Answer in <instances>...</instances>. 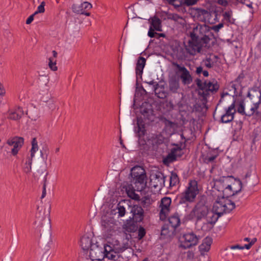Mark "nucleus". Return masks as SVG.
<instances>
[{
  "label": "nucleus",
  "instance_id": "obj_1",
  "mask_svg": "<svg viewBox=\"0 0 261 261\" xmlns=\"http://www.w3.org/2000/svg\"><path fill=\"white\" fill-rule=\"evenodd\" d=\"M210 28L205 24H198L191 34V39L186 47L187 51L192 55L203 52L211 47L210 43Z\"/></svg>",
  "mask_w": 261,
  "mask_h": 261
},
{
  "label": "nucleus",
  "instance_id": "obj_2",
  "mask_svg": "<svg viewBox=\"0 0 261 261\" xmlns=\"http://www.w3.org/2000/svg\"><path fill=\"white\" fill-rule=\"evenodd\" d=\"M128 248V244L120 246L116 241L115 244H107L103 247L97 243L93 244L90 249L89 256L92 260H102L105 257L116 260L119 257V253Z\"/></svg>",
  "mask_w": 261,
  "mask_h": 261
},
{
  "label": "nucleus",
  "instance_id": "obj_3",
  "mask_svg": "<svg viewBox=\"0 0 261 261\" xmlns=\"http://www.w3.org/2000/svg\"><path fill=\"white\" fill-rule=\"evenodd\" d=\"M130 175L133 178L132 182L137 191H143L146 186L147 177L146 172L141 166H135L131 170Z\"/></svg>",
  "mask_w": 261,
  "mask_h": 261
},
{
  "label": "nucleus",
  "instance_id": "obj_4",
  "mask_svg": "<svg viewBox=\"0 0 261 261\" xmlns=\"http://www.w3.org/2000/svg\"><path fill=\"white\" fill-rule=\"evenodd\" d=\"M235 203L223 195L218 196L213 205V211L219 215L229 213L235 208Z\"/></svg>",
  "mask_w": 261,
  "mask_h": 261
},
{
  "label": "nucleus",
  "instance_id": "obj_5",
  "mask_svg": "<svg viewBox=\"0 0 261 261\" xmlns=\"http://www.w3.org/2000/svg\"><path fill=\"white\" fill-rule=\"evenodd\" d=\"M101 225L108 236H112L116 233L118 228L117 221L112 214L102 217Z\"/></svg>",
  "mask_w": 261,
  "mask_h": 261
},
{
  "label": "nucleus",
  "instance_id": "obj_6",
  "mask_svg": "<svg viewBox=\"0 0 261 261\" xmlns=\"http://www.w3.org/2000/svg\"><path fill=\"white\" fill-rule=\"evenodd\" d=\"M208 210V206L205 205V199L203 198L197 203L189 216L191 219L195 217L198 220H199L205 218V216L207 215Z\"/></svg>",
  "mask_w": 261,
  "mask_h": 261
},
{
  "label": "nucleus",
  "instance_id": "obj_7",
  "mask_svg": "<svg viewBox=\"0 0 261 261\" xmlns=\"http://www.w3.org/2000/svg\"><path fill=\"white\" fill-rule=\"evenodd\" d=\"M199 237L193 232L184 234L179 238V247L184 249L190 248L198 243Z\"/></svg>",
  "mask_w": 261,
  "mask_h": 261
},
{
  "label": "nucleus",
  "instance_id": "obj_8",
  "mask_svg": "<svg viewBox=\"0 0 261 261\" xmlns=\"http://www.w3.org/2000/svg\"><path fill=\"white\" fill-rule=\"evenodd\" d=\"M198 193L197 183L195 180L191 181L189 185L188 188L181 194V202H191L196 197Z\"/></svg>",
  "mask_w": 261,
  "mask_h": 261
},
{
  "label": "nucleus",
  "instance_id": "obj_9",
  "mask_svg": "<svg viewBox=\"0 0 261 261\" xmlns=\"http://www.w3.org/2000/svg\"><path fill=\"white\" fill-rule=\"evenodd\" d=\"M233 179V178L232 176H228L223 177L219 180H217L216 182V186L217 187H220L222 185L223 187H224L223 190V195L227 198L237 194L236 192L233 191V189L231 188L232 187L230 184V181Z\"/></svg>",
  "mask_w": 261,
  "mask_h": 261
},
{
  "label": "nucleus",
  "instance_id": "obj_10",
  "mask_svg": "<svg viewBox=\"0 0 261 261\" xmlns=\"http://www.w3.org/2000/svg\"><path fill=\"white\" fill-rule=\"evenodd\" d=\"M225 96H228L230 98L232 99V103L226 110V112L221 116V121L223 123H228L231 121L234 118V114L236 113L234 101L233 98L229 95L227 93H223L221 95V99L220 100V102H222L224 100V97Z\"/></svg>",
  "mask_w": 261,
  "mask_h": 261
},
{
  "label": "nucleus",
  "instance_id": "obj_11",
  "mask_svg": "<svg viewBox=\"0 0 261 261\" xmlns=\"http://www.w3.org/2000/svg\"><path fill=\"white\" fill-rule=\"evenodd\" d=\"M196 84L198 88L202 91L201 93L204 96H206L210 94V93H213L219 89V85L217 82H202L201 80L197 79Z\"/></svg>",
  "mask_w": 261,
  "mask_h": 261
},
{
  "label": "nucleus",
  "instance_id": "obj_12",
  "mask_svg": "<svg viewBox=\"0 0 261 261\" xmlns=\"http://www.w3.org/2000/svg\"><path fill=\"white\" fill-rule=\"evenodd\" d=\"M150 185L154 188L161 189L165 186V176L160 172L152 173L150 177Z\"/></svg>",
  "mask_w": 261,
  "mask_h": 261
},
{
  "label": "nucleus",
  "instance_id": "obj_13",
  "mask_svg": "<svg viewBox=\"0 0 261 261\" xmlns=\"http://www.w3.org/2000/svg\"><path fill=\"white\" fill-rule=\"evenodd\" d=\"M171 200L169 197H164L162 199L160 207V218L162 220H164L168 215L170 212V206Z\"/></svg>",
  "mask_w": 261,
  "mask_h": 261
},
{
  "label": "nucleus",
  "instance_id": "obj_14",
  "mask_svg": "<svg viewBox=\"0 0 261 261\" xmlns=\"http://www.w3.org/2000/svg\"><path fill=\"white\" fill-rule=\"evenodd\" d=\"M172 65L181 72L180 77L185 84H189L192 81V77L189 71L184 66H180L176 63L173 62Z\"/></svg>",
  "mask_w": 261,
  "mask_h": 261
},
{
  "label": "nucleus",
  "instance_id": "obj_15",
  "mask_svg": "<svg viewBox=\"0 0 261 261\" xmlns=\"http://www.w3.org/2000/svg\"><path fill=\"white\" fill-rule=\"evenodd\" d=\"M92 8V4L88 2H84L80 5L73 4L72 6V11L77 14L83 13L84 10H90Z\"/></svg>",
  "mask_w": 261,
  "mask_h": 261
},
{
  "label": "nucleus",
  "instance_id": "obj_16",
  "mask_svg": "<svg viewBox=\"0 0 261 261\" xmlns=\"http://www.w3.org/2000/svg\"><path fill=\"white\" fill-rule=\"evenodd\" d=\"M141 113L143 116L144 119H147L150 121L153 120V110L150 105L146 104L145 106H143L141 108Z\"/></svg>",
  "mask_w": 261,
  "mask_h": 261
},
{
  "label": "nucleus",
  "instance_id": "obj_17",
  "mask_svg": "<svg viewBox=\"0 0 261 261\" xmlns=\"http://www.w3.org/2000/svg\"><path fill=\"white\" fill-rule=\"evenodd\" d=\"M131 213L136 221L140 222L143 220V210L141 206L137 205H134L131 209Z\"/></svg>",
  "mask_w": 261,
  "mask_h": 261
},
{
  "label": "nucleus",
  "instance_id": "obj_18",
  "mask_svg": "<svg viewBox=\"0 0 261 261\" xmlns=\"http://www.w3.org/2000/svg\"><path fill=\"white\" fill-rule=\"evenodd\" d=\"M123 202H119L116 208L112 210L110 213V214H112V216L115 215L118 218L120 217H123L125 214V208L123 205Z\"/></svg>",
  "mask_w": 261,
  "mask_h": 261
},
{
  "label": "nucleus",
  "instance_id": "obj_19",
  "mask_svg": "<svg viewBox=\"0 0 261 261\" xmlns=\"http://www.w3.org/2000/svg\"><path fill=\"white\" fill-rule=\"evenodd\" d=\"M19 146H22L24 144V139L22 137L15 136L11 137L7 140V144L9 146H16L17 145Z\"/></svg>",
  "mask_w": 261,
  "mask_h": 261
},
{
  "label": "nucleus",
  "instance_id": "obj_20",
  "mask_svg": "<svg viewBox=\"0 0 261 261\" xmlns=\"http://www.w3.org/2000/svg\"><path fill=\"white\" fill-rule=\"evenodd\" d=\"M93 245L90 238L87 236H84L81 239V246L84 251H87L91 249V246Z\"/></svg>",
  "mask_w": 261,
  "mask_h": 261
},
{
  "label": "nucleus",
  "instance_id": "obj_21",
  "mask_svg": "<svg viewBox=\"0 0 261 261\" xmlns=\"http://www.w3.org/2000/svg\"><path fill=\"white\" fill-rule=\"evenodd\" d=\"M145 63L146 59L142 57H140L139 58L136 68V73L137 76H141Z\"/></svg>",
  "mask_w": 261,
  "mask_h": 261
},
{
  "label": "nucleus",
  "instance_id": "obj_22",
  "mask_svg": "<svg viewBox=\"0 0 261 261\" xmlns=\"http://www.w3.org/2000/svg\"><path fill=\"white\" fill-rule=\"evenodd\" d=\"M180 148H174L172 150L171 152L163 160L165 164H168L174 161L177 158V151H180Z\"/></svg>",
  "mask_w": 261,
  "mask_h": 261
},
{
  "label": "nucleus",
  "instance_id": "obj_23",
  "mask_svg": "<svg viewBox=\"0 0 261 261\" xmlns=\"http://www.w3.org/2000/svg\"><path fill=\"white\" fill-rule=\"evenodd\" d=\"M153 91L155 94L160 98H165L167 94L165 91L164 87L163 86H160L158 84H155L154 85Z\"/></svg>",
  "mask_w": 261,
  "mask_h": 261
},
{
  "label": "nucleus",
  "instance_id": "obj_24",
  "mask_svg": "<svg viewBox=\"0 0 261 261\" xmlns=\"http://www.w3.org/2000/svg\"><path fill=\"white\" fill-rule=\"evenodd\" d=\"M151 23V27L153 29L156 31H162L161 21L157 17L154 16L149 19Z\"/></svg>",
  "mask_w": 261,
  "mask_h": 261
},
{
  "label": "nucleus",
  "instance_id": "obj_25",
  "mask_svg": "<svg viewBox=\"0 0 261 261\" xmlns=\"http://www.w3.org/2000/svg\"><path fill=\"white\" fill-rule=\"evenodd\" d=\"M221 215H218L214 212L213 208L212 211H208L207 215L205 216V218L208 223L214 224L218 220L219 217Z\"/></svg>",
  "mask_w": 261,
  "mask_h": 261
},
{
  "label": "nucleus",
  "instance_id": "obj_26",
  "mask_svg": "<svg viewBox=\"0 0 261 261\" xmlns=\"http://www.w3.org/2000/svg\"><path fill=\"white\" fill-rule=\"evenodd\" d=\"M212 243V239L210 237L205 238L202 244H201L199 246V249L201 251H203L205 252H207L211 247V245Z\"/></svg>",
  "mask_w": 261,
  "mask_h": 261
},
{
  "label": "nucleus",
  "instance_id": "obj_27",
  "mask_svg": "<svg viewBox=\"0 0 261 261\" xmlns=\"http://www.w3.org/2000/svg\"><path fill=\"white\" fill-rule=\"evenodd\" d=\"M169 223L172 229L175 228L180 224V219L177 214L170 216L168 219Z\"/></svg>",
  "mask_w": 261,
  "mask_h": 261
},
{
  "label": "nucleus",
  "instance_id": "obj_28",
  "mask_svg": "<svg viewBox=\"0 0 261 261\" xmlns=\"http://www.w3.org/2000/svg\"><path fill=\"white\" fill-rule=\"evenodd\" d=\"M234 182L232 184H231V188L233 189V191L236 192L237 194L240 192L242 188V184L241 181L240 179H233Z\"/></svg>",
  "mask_w": 261,
  "mask_h": 261
},
{
  "label": "nucleus",
  "instance_id": "obj_29",
  "mask_svg": "<svg viewBox=\"0 0 261 261\" xmlns=\"http://www.w3.org/2000/svg\"><path fill=\"white\" fill-rule=\"evenodd\" d=\"M169 90L173 92H177V90L179 88V83L178 81L174 79H172L169 81Z\"/></svg>",
  "mask_w": 261,
  "mask_h": 261
},
{
  "label": "nucleus",
  "instance_id": "obj_30",
  "mask_svg": "<svg viewBox=\"0 0 261 261\" xmlns=\"http://www.w3.org/2000/svg\"><path fill=\"white\" fill-rule=\"evenodd\" d=\"M259 105V101L257 103L254 104L253 106H247L245 110V114L246 115L250 116L255 112V110H256Z\"/></svg>",
  "mask_w": 261,
  "mask_h": 261
},
{
  "label": "nucleus",
  "instance_id": "obj_31",
  "mask_svg": "<svg viewBox=\"0 0 261 261\" xmlns=\"http://www.w3.org/2000/svg\"><path fill=\"white\" fill-rule=\"evenodd\" d=\"M198 15L200 17V20L205 21L206 18L210 16V13L207 10L204 9H198Z\"/></svg>",
  "mask_w": 261,
  "mask_h": 261
},
{
  "label": "nucleus",
  "instance_id": "obj_32",
  "mask_svg": "<svg viewBox=\"0 0 261 261\" xmlns=\"http://www.w3.org/2000/svg\"><path fill=\"white\" fill-rule=\"evenodd\" d=\"M38 149L37 141L35 138H34L32 141V148L31 150V157L32 159L35 153Z\"/></svg>",
  "mask_w": 261,
  "mask_h": 261
},
{
  "label": "nucleus",
  "instance_id": "obj_33",
  "mask_svg": "<svg viewBox=\"0 0 261 261\" xmlns=\"http://www.w3.org/2000/svg\"><path fill=\"white\" fill-rule=\"evenodd\" d=\"M179 182L177 174L175 173H172L170 177V186H175Z\"/></svg>",
  "mask_w": 261,
  "mask_h": 261
},
{
  "label": "nucleus",
  "instance_id": "obj_34",
  "mask_svg": "<svg viewBox=\"0 0 261 261\" xmlns=\"http://www.w3.org/2000/svg\"><path fill=\"white\" fill-rule=\"evenodd\" d=\"M123 228L125 231L128 232H134L137 230V227L136 225L130 223L125 224Z\"/></svg>",
  "mask_w": 261,
  "mask_h": 261
},
{
  "label": "nucleus",
  "instance_id": "obj_35",
  "mask_svg": "<svg viewBox=\"0 0 261 261\" xmlns=\"http://www.w3.org/2000/svg\"><path fill=\"white\" fill-rule=\"evenodd\" d=\"M21 118V115H19V113L15 111H9V118L11 120H17Z\"/></svg>",
  "mask_w": 261,
  "mask_h": 261
},
{
  "label": "nucleus",
  "instance_id": "obj_36",
  "mask_svg": "<svg viewBox=\"0 0 261 261\" xmlns=\"http://www.w3.org/2000/svg\"><path fill=\"white\" fill-rule=\"evenodd\" d=\"M152 202V200L147 196L143 197L141 199V204L144 207L148 206Z\"/></svg>",
  "mask_w": 261,
  "mask_h": 261
},
{
  "label": "nucleus",
  "instance_id": "obj_37",
  "mask_svg": "<svg viewBox=\"0 0 261 261\" xmlns=\"http://www.w3.org/2000/svg\"><path fill=\"white\" fill-rule=\"evenodd\" d=\"M48 60V66L49 68L54 71H57L58 67L56 66V61H54L52 58H49Z\"/></svg>",
  "mask_w": 261,
  "mask_h": 261
},
{
  "label": "nucleus",
  "instance_id": "obj_38",
  "mask_svg": "<svg viewBox=\"0 0 261 261\" xmlns=\"http://www.w3.org/2000/svg\"><path fill=\"white\" fill-rule=\"evenodd\" d=\"M183 258L187 260H192L194 257V253L191 251H188L183 254Z\"/></svg>",
  "mask_w": 261,
  "mask_h": 261
},
{
  "label": "nucleus",
  "instance_id": "obj_39",
  "mask_svg": "<svg viewBox=\"0 0 261 261\" xmlns=\"http://www.w3.org/2000/svg\"><path fill=\"white\" fill-rule=\"evenodd\" d=\"M148 35L151 38L154 37L155 35H158V38H159L160 37H164L165 35L164 34H158L156 32H153V29L150 27L149 31L148 32Z\"/></svg>",
  "mask_w": 261,
  "mask_h": 261
},
{
  "label": "nucleus",
  "instance_id": "obj_40",
  "mask_svg": "<svg viewBox=\"0 0 261 261\" xmlns=\"http://www.w3.org/2000/svg\"><path fill=\"white\" fill-rule=\"evenodd\" d=\"M45 5V3L44 2H42L40 5L38 7L37 10L34 12V15H37L38 13H43L45 11L44 6Z\"/></svg>",
  "mask_w": 261,
  "mask_h": 261
},
{
  "label": "nucleus",
  "instance_id": "obj_41",
  "mask_svg": "<svg viewBox=\"0 0 261 261\" xmlns=\"http://www.w3.org/2000/svg\"><path fill=\"white\" fill-rule=\"evenodd\" d=\"M202 63L207 68H211L213 66V63L212 62V60L210 58L203 60Z\"/></svg>",
  "mask_w": 261,
  "mask_h": 261
},
{
  "label": "nucleus",
  "instance_id": "obj_42",
  "mask_svg": "<svg viewBox=\"0 0 261 261\" xmlns=\"http://www.w3.org/2000/svg\"><path fill=\"white\" fill-rule=\"evenodd\" d=\"M199 0H184V4L187 6L195 5Z\"/></svg>",
  "mask_w": 261,
  "mask_h": 261
},
{
  "label": "nucleus",
  "instance_id": "obj_43",
  "mask_svg": "<svg viewBox=\"0 0 261 261\" xmlns=\"http://www.w3.org/2000/svg\"><path fill=\"white\" fill-rule=\"evenodd\" d=\"M216 158V155L212 156L203 155V161L206 163H208L213 162L215 159Z\"/></svg>",
  "mask_w": 261,
  "mask_h": 261
},
{
  "label": "nucleus",
  "instance_id": "obj_44",
  "mask_svg": "<svg viewBox=\"0 0 261 261\" xmlns=\"http://www.w3.org/2000/svg\"><path fill=\"white\" fill-rule=\"evenodd\" d=\"M22 146H19L18 144L16 145V146H14L13 148L11 149V152L12 154L14 156L17 155V154L18 152V151L19 149L22 147Z\"/></svg>",
  "mask_w": 261,
  "mask_h": 261
},
{
  "label": "nucleus",
  "instance_id": "obj_45",
  "mask_svg": "<svg viewBox=\"0 0 261 261\" xmlns=\"http://www.w3.org/2000/svg\"><path fill=\"white\" fill-rule=\"evenodd\" d=\"M245 106L243 102H240L239 107L238 108V112L241 114H245Z\"/></svg>",
  "mask_w": 261,
  "mask_h": 261
},
{
  "label": "nucleus",
  "instance_id": "obj_46",
  "mask_svg": "<svg viewBox=\"0 0 261 261\" xmlns=\"http://www.w3.org/2000/svg\"><path fill=\"white\" fill-rule=\"evenodd\" d=\"M25 114L26 115H29V118H30L32 120H35L38 117L37 115L35 114V112H31L29 113L28 111H27Z\"/></svg>",
  "mask_w": 261,
  "mask_h": 261
},
{
  "label": "nucleus",
  "instance_id": "obj_47",
  "mask_svg": "<svg viewBox=\"0 0 261 261\" xmlns=\"http://www.w3.org/2000/svg\"><path fill=\"white\" fill-rule=\"evenodd\" d=\"M145 234V229L143 227H140L138 230V238L141 239Z\"/></svg>",
  "mask_w": 261,
  "mask_h": 261
},
{
  "label": "nucleus",
  "instance_id": "obj_48",
  "mask_svg": "<svg viewBox=\"0 0 261 261\" xmlns=\"http://www.w3.org/2000/svg\"><path fill=\"white\" fill-rule=\"evenodd\" d=\"M138 133L139 134V136H141L144 135V128L142 125H141L139 123V122H138Z\"/></svg>",
  "mask_w": 261,
  "mask_h": 261
},
{
  "label": "nucleus",
  "instance_id": "obj_49",
  "mask_svg": "<svg viewBox=\"0 0 261 261\" xmlns=\"http://www.w3.org/2000/svg\"><path fill=\"white\" fill-rule=\"evenodd\" d=\"M169 232V227L167 226L166 225L164 226L162 229L161 234L166 236V235L168 234Z\"/></svg>",
  "mask_w": 261,
  "mask_h": 261
},
{
  "label": "nucleus",
  "instance_id": "obj_50",
  "mask_svg": "<svg viewBox=\"0 0 261 261\" xmlns=\"http://www.w3.org/2000/svg\"><path fill=\"white\" fill-rule=\"evenodd\" d=\"M223 27V24L222 23H219L218 25H214L211 28H210V30L212 29L214 30L216 32H218L220 29H221Z\"/></svg>",
  "mask_w": 261,
  "mask_h": 261
},
{
  "label": "nucleus",
  "instance_id": "obj_51",
  "mask_svg": "<svg viewBox=\"0 0 261 261\" xmlns=\"http://www.w3.org/2000/svg\"><path fill=\"white\" fill-rule=\"evenodd\" d=\"M232 12H225L223 13V16L225 19L228 21H230L231 16Z\"/></svg>",
  "mask_w": 261,
  "mask_h": 261
},
{
  "label": "nucleus",
  "instance_id": "obj_52",
  "mask_svg": "<svg viewBox=\"0 0 261 261\" xmlns=\"http://www.w3.org/2000/svg\"><path fill=\"white\" fill-rule=\"evenodd\" d=\"M129 196L135 200H139V196L135 193L134 192H131L130 193H128Z\"/></svg>",
  "mask_w": 261,
  "mask_h": 261
},
{
  "label": "nucleus",
  "instance_id": "obj_53",
  "mask_svg": "<svg viewBox=\"0 0 261 261\" xmlns=\"http://www.w3.org/2000/svg\"><path fill=\"white\" fill-rule=\"evenodd\" d=\"M165 124L167 126H170L171 127H174L176 125L175 123L169 120H166Z\"/></svg>",
  "mask_w": 261,
  "mask_h": 261
},
{
  "label": "nucleus",
  "instance_id": "obj_54",
  "mask_svg": "<svg viewBox=\"0 0 261 261\" xmlns=\"http://www.w3.org/2000/svg\"><path fill=\"white\" fill-rule=\"evenodd\" d=\"M35 15H34V13L31 15L29 16V17L27 19L26 21V23L27 24H30L34 20V17Z\"/></svg>",
  "mask_w": 261,
  "mask_h": 261
},
{
  "label": "nucleus",
  "instance_id": "obj_55",
  "mask_svg": "<svg viewBox=\"0 0 261 261\" xmlns=\"http://www.w3.org/2000/svg\"><path fill=\"white\" fill-rule=\"evenodd\" d=\"M166 106L167 107V108H168V109L169 110L173 109L174 105L171 101H166Z\"/></svg>",
  "mask_w": 261,
  "mask_h": 261
},
{
  "label": "nucleus",
  "instance_id": "obj_56",
  "mask_svg": "<svg viewBox=\"0 0 261 261\" xmlns=\"http://www.w3.org/2000/svg\"><path fill=\"white\" fill-rule=\"evenodd\" d=\"M217 2L218 4L223 6H226L228 3L227 0H217Z\"/></svg>",
  "mask_w": 261,
  "mask_h": 261
},
{
  "label": "nucleus",
  "instance_id": "obj_57",
  "mask_svg": "<svg viewBox=\"0 0 261 261\" xmlns=\"http://www.w3.org/2000/svg\"><path fill=\"white\" fill-rule=\"evenodd\" d=\"M5 94V90L3 85L0 83V95H4Z\"/></svg>",
  "mask_w": 261,
  "mask_h": 261
},
{
  "label": "nucleus",
  "instance_id": "obj_58",
  "mask_svg": "<svg viewBox=\"0 0 261 261\" xmlns=\"http://www.w3.org/2000/svg\"><path fill=\"white\" fill-rule=\"evenodd\" d=\"M230 248L231 249H244V247H243L242 246H241L239 245L231 246L230 247Z\"/></svg>",
  "mask_w": 261,
  "mask_h": 261
},
{
  "label": "nucleus",
  "instance_id": "obj_59",
  "mask_svg": "<svg viewBox=\"0 0 261 261\" xmlns=\"http://www.w3.org/2000/svg\"><path fill=\"white\" fill-rule=\"evenodd\" d=\"M253 244V241H251L248 244H246L242 247H244V249L246 248L247 249H249Z\"/></svg>",
  "mask_w": 261,
  "mask_h": 261
},
{
  "label": "nucleus",
  "instance_id": "obj_60",
  "mask_svg": "<svg viewBox=\"0 0 261 261\" xmlns=\"http://www.w3.org/2000/svg\"><path fill=\"white\" fill-rule=\"evenodd\" d=\"M202 70H203L202 67L201 66H199V67H197L196 72L197 74H200L202 72Z\"/></svg>",
  "mask_w": 261,
  "mask_h": 261
},
{
  "label": "nucleus",
  "instance_id": "obj_61",
  "mask_svg": "<svg viewBox=\"0 0 261 261\" xmlns=\"http://www.w3.org/2000/svg\"><path fill=\"white\" fill-rule=\"evenodd\" d=\"M46 186L44 184V186H43V192H42V196H41V198H44L46 195Z\"/></svg>",
  "mask_w": 261,
  "mask_h": 261
},
{
  "label": "nucleus",
  "instance_id": "obj_62",
  "mask_svg": "<svg viewBox=\"0 0 261 261\" xmlns=\"http://www.w3.org/2000/svg\"><path fill=\"white\" fill-rule=\"evenodd\" d=\"M17 110L19 111V112L20 113L19 115H21V116H22L24 114V112L23 111V109L20 107H17Z\"/></svg>",
  "mask_w": 261,
  "mask_h": 261
},
{
  "label": "nucleus",
  "instance_id": "obj_63",
  "mask_svg": "<svg viewBox=\"0 0 261 261\" xmlns=\"http://www.w3.org/2000/svg\"><path fill=\"white\" fill-rule=\"evenodd\" d=\"M203 74L204 76L206 77V76H208V72L207 71H203Z\"/></svg>",
  "mask_w": 261,
  "mask_h": 261
},
{
  "label": "nucleus",
  "instance_id": "obj_64",
  "mask_svg": "<svg viewBox=\"0 0 261 261\" xmlns=\"http://www.w3.org/2000/svg\"><path fill=\"white\" fill-rule=\"evenodd\" d=\"M148 84L150 85H153V86L154 87V85H155V82H154L153 81H151L150 82H147Z\"/></svg>",
  "mask_w": 261,
  "mask_h": 261
}]
</instances>
